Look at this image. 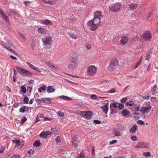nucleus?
<instances>
[{"label": "nucleus", "instance_id": "1", "mask_svg": "<svg viewBox=\"0 0 158 158\" xmlns=\"http://www.w3.org/2000/svg\"><path fill=\"white\" fill-rule=\"evenodd\" d=\"M100 19L94 17L93 20H89L87 23V25L89 27L90 29L92 31L95 30L100 24Z\"/></svg>", "mask_w": 158, "mask_h": 158}, {"label": "nucleus", "instance_id": "2", "mask_svg": "<svg viewBox=\"0 0 158 158\" xmlns=\"http://www.w3.org/2000/svg\"><path fill=\"white\" fill-rule=\"evenodd\" d=\"M16 69L18 72L23 76L27 77H31L32 76V74L31 72L24 69L20 68L19 66H16Z\"/></svg>", "mask_w": 158, "mask_h": 158}, {"label": "nucleus", "instance_id": "3", "mask_svg": "<svg viewBox=\"0 0 158 158\" xmlns=\"http://www.w3.org/2000/svg\"><path fill=\"white\" fill-rule=\"evenodd\" d=\"M70 63L68 65V68L69 70H74L77 66V62L76 58L75 57H71L70 58Z\"/></svg>", "mask_w": 158, "mask_h": 158}, {"label": "nucleus", "instance_id": "4", "mask_svg": "<svg viewBox=\"0 0 158 158\" xmlns=\"http://www.w3.org/2000/svg\"><path fill=\"white\" fill-rule=\"evenodd\" d=\"M122 6V4L119 2L114 3L109 7V9L112 12H117L120 10Z\"/></svg>", "mask_w": 158, "mask_h": 158}, {"label": "nucleus", "instance_id": "5", "mask_svg": "<svg viewBox=\"0 0 158 158\" xmlns=\"http://www.w3.org/2000/svg\"><path fill=\"white\" fill-rule=\"evenodd\" d=\"M118 64V61L117 59L114 58L111 60L109 65V69L112 71L113 69H115Z\"/></svg>", "mask_w": 158, "mask_h": 158}, {"label": "nucleus", "instance_id": "6", "mask_svg": "<svg viewBox=\"0 0 158 158\" xmlns=\"http://www.w3.org/2000/svg\"><path fill=\"white\" fill-rule=\"evenodd\" d=\"M92 115V112L91 111H82L81 113L82 117L88 119H90Z\"/></svg>", "mask_w": 158, "mask_h": 158}, {"label": "nucleus", "instance_id": "7", "mask_svg": "<svg viewBox=\"0 0 158 158\" xmlns=\"http://www.w3.org/2000/svg\"><path fill=\"white\" fill-rule=\"evenodd\" d=\"M42 40L45 46L47 45H50L51 43L52 42V38L49 35L45 36L42 38Z\"/></svg>", "mask_w": 158, "mask_h": 158}, {"label": "nucleus", "instance_id": "8", "mask_svg": "<svg viewBox=\"0 0 158 158\" xmlns=\"http://www.w3.org/2000/svg\"><path fill=\"white\" fill-rule=\"evenodd\" d=\"M143 37L145 41H150L152 37V34L149 31H146L143 34Z\"/></svg>", "mask_w": 158, "mask_h": 158}, {"label": "nucleus", "instance_id": "9", "mask_svg": "<svg viewBox=\"0 0 158 158\" xmlns=\"http://www.w3.org/2000/svg\"><path fill=\"white\" fill-rule=\"evenodd\" d=\"M96 68L94 66H90L87 69V74L89 76H93L96 73Z\"/></svg>", "mask_w": 158, "mask_h": 158}, {"label": "nucleus", "instance_id": "10", "mask_svg": "<svg viewBox=\"0 0 158 158\" xmlns=\"http://www.w3.org/2000/svg\"><path fill=\"white\" fill-rule=\"evenodd\" d=\"M148 148V143L142 142H139L135 146V148Z\"/></svg>", "mask_w": 158, "mask_h": 158}, {"label": "nucleus", "instance_id": "11", "mask_svg": "<svg viewBox=\"0 0 158 158\" xmlns=\"http://www.w3.org/2000/svg\"><path fill=\"white\" fill-rule=\"evenodd\" d=\"M152 108V107L151 105H149L148 107H142L140 109V112L142 113H148L150 111Z\"/></svg>", "mask_w": 158, "mask_h": 158}, {"label": "nucleus", "instance_id": "12", "mask_svg": "<svg viewBox=\"0 0 158 158\" xmlns=\"http://www.w3.org/2000/svg\"><path fill=\"white\" fill-rule=\"evenodd\" d=\"M129 39L127 36L122 37L120 40V43L122 44H125L128 41Z\"/></svg>", "mask_w": 158, "mask_h": 158}, {"label": "nucleus", "instance_id": "13", "mask_svg": "<svg viewBox=\"0 0 158 158\" xmlns=\"http://www.w3.org/2000/svg\"><path fill=\"white\" fill-rule=\"evenodd\" d=\"M72 144L75 147H77L78 146V141L77 138L76 137H74L71 141Z\"/></svg>", "mask_w": 158, "mask_h": 158}, {"label": "nucleus", "instance_id": "14", "mask_svg": "<svg viewBox=\"0 0 158 158\" xmlns=\"http://www.w3.org/2000/svg\"><path fill=\"white\" fill-rule=\"evenodd\" d=\"M42 1L45 3L52 5L54 4L57 0H42Z\"/></svg>", "mask_w": 158, "mask_h": 158}, {"label": "nucleus", "instance_id": "15", "mask_svg": "<svg viewBox=\"0 0 158 158\" xmlns=\"http://www.w3.org/2000/svg\"><path fill=\"white\" fill-rule=\"evenodd\" d=\"M113 133L114 134L115 136H120L121 135L120 131L116 128H113Z\"/></svg>", "mask_w": 158, "mask_h": 158}, {"label": "nucleus", "instance_id": "16", "mask_svg": "<svg viewBox=\"0 0 158 158\" xmlns=\"http://www.w3.org/2000/svg\"><path fill=\"white\" fill-rule=\"evenodd\" d=\"M47 92L48 93H51L54 92L55 89L53 88L52 86H48L47 88Z\"/></svg>", "mask_w": 158, "mask_h": 158}, {"label": "nucleus", "instance_id": "17", "mask_svg": "<svg viewBox=\"0 0 158 158\" xmlns=\"http://www.w3.org/2000/svg\"><path fill=\"white\" fill-rule=\"evenodd\" d=\"M38 32L42 34H45L47 32V30L44 28L40 27L38 29Z\"/></svg>", "mask_w": 158, "mask_h": 158}, {"label": "nucleus", "instance_id": "18", "mask_svg": "<svg viewBox=\"0 0 158 158\" xmlns=\"http://www.w3.org/2000/svg\"><path fill=\"white\" fill-rule=\"evenodd\" d=\"M102 14L101 11H96L94 13V17L100 19V17H102Z\"/></svg>", "mask_w": 158, "mask_h": 158}, {"label": "nucleus", "instance_id": "19", "mask_svg": "<svg viewBox=\"0 0 158 158\" xmlns=\"http://www.w3.org/2000/svg\"><path fill=\"white\" fill-rule=\"evenodd\" d=\"M116 127L117 128H116L119 131H122L124 129V127L123 125L119 123L116 124Z\"/></svg>", "mask_w": 158, "mask_h": 158}, {"label": "nucleus", "instance_id": "20", "mask_svg": "<svg viewBox=\"0 0 158 158\" xmlns=\"http://www.w3.org/2000/svg\"><path fill=\"white\" fill-rule=\"evenodd\" d=\"M0 13L1 14V15L3 18V19L5 21H8L9 19L8 18L7 16L6 15H5L4 14L3 12L2 11V10L0 9Z\"/></svg>", "mask_w": 158, "mask_h": 158}, {"label": "nucleus", "instance_id": "21", "mask_svg": "<svg viewBox=\"0 0 158 158\" xmlns=\"http://www.w3.org/2000/svg\"><path fill=\"white\" fill-rule=\"evenodd\" d=\"M59 97L60 98L62 99H63V100H65L70 101V100H72V98H71L70 97L66 96H64V95L60 96Z\"/></svg>", "mask_w": 158, "mask_h": 158}, {"label": "nucleus", "instance_id": "22", "mask_svg": "<svg viewBox=\"0 0 158 158\" xmlns=\"http://www.w3.org/2000/svg\"><path fill=\"white\" fill-rule=\"evenodd\" d=\"M41 100L43 102L47 103H51L52 102L51 99L49 98H43Z\"/></svg>", "mask_w": 158, "mask_h": 158}, {"label": "nucleus", "instance_id": "23", "mask_svg": "<svg viewBox=\"0 0 158 158\" xmlns=\"http://www.w3.org/2000/svg\"><path fill=\"white\" fill-rule=\"evenodd\" d=\"M137 4L131 3L130 6L129 8L131 10H133L137 8Z\"/></svg>", "mask_w": 158, "mask_h": 158}, {"label": "nucleus", "instance_id": "24", "mask_svg": "<svg viewBox=\"0 0 158 158\" xmlns=\"http://www.w3.org/2000/svg\"><path fill=\"white\" fill-rule=\"evenodd\" d=\"M101 108L102 109L103 112L105 114H106L107 112L108 108V106L106 105H104L101 107Z\"/></svg>", "mask_w": 158, "mask_h": 158}, {"label": "nucleus", "instance_id": "25", "mask_svg": "<svg viewBox=\"0 0 158 158\" xmlns=\"http://www.w3.org/2000/svg\"><path fill=\"white\" fill-rule=\"evenodd\" d=\"M137 128V125L133 126L130 129V131L131 133H135V131L136 130Z\"/></svg>", "mask_w": 158, "mask_h": 158}, {"label": "nucleus", "instance_id": "26", "mask_svg": "<svg viewBox=\"0 0 158 158\" xmlns=\"http://www.w3.org/2000/svg\"><path fill=\"white\" fill-rule=\"evenodd\" d=\"M27 90L26 89V87L24 85L22 86L21 87V90L19 91V93L22 94V92L24 94H25L27 92Z\"/></svg>", "mask_w": 158, "mask_h": 158}, {"label": "nucleus", "instance_id": "27", "mask_svg": "<svg viewBox=\"0 0 158 158\" xmlns=\"http://www.w3.org/2000/svg\"><path fill=\"white\" fill-rule=\"evenodd\" d=\"M41 143L38 140L35 141L33 143L34 146L36 147H38L40 146Z\"/></svg>", "mask_w": 158, "mask_h": 158}, {"label": "nucleus", "instance_id": "28", "mask_svg": "<svg viewBox=\"0 0 158 158\" xmlns=\"http://www.w3.org/2000/svg\"><path fill=\"white\" fill-rule=\"evenodd\" d=\"M121 113L124 116H126L129 114L130 112L127 110H124L122 111Z\"/></svg>", "mask_w": 158, "mask_h": 158}, {"label": "nucleus", "instance_id": "29", "mask_svg": "<svg viewBox=\"0 0 158 158\" xmlns=\"http://www.w3.org/2000/svg\"><path fill=\"white\" fill-rule=\"evenodd\" d=\"M43 23L44 24L47 25H50L52 24L51 21L48 19L44 20L43 21Z\"/></svg>", "mask_w": 158, "mask_h": 158}, {"label": "nucleus", "instance_id": "30", "mask_svg": "<svg viewBox=\"0 0 158 158\" xmlns=\"http://www.w3.org/2000/svg\"><path fill=\"white\" fill-rule=\"evenodd\" d=\"M69 35L70 36L71 38L74 39H77V36L74 34V33L71 32H69L68 33Z\"/></svg>", "mask_w": 158, "mask_h": 158}, {"label": "nucleus", "instance_id": "31", "mask_svg": "<svg viewBox=\"0 0 158 158\" xmlns=\"http://www.w3.org/2000/svg\"><path fill=\"white\" fill-rule=\"evenodd\" d=\"M40 136L41 138L45 139L47 137V135L46 134L45 132H42L40 135Z\"/></svg>", "mask_w": 158, "mask_h": 158}, {"label": "nucleus", "instance_id": "32", "mask_svg": "<svg viewBox=\"0 0 158 158\" xmlns=\"http://www.w3.org/2000/svg\"><path fill=\"white\" fill-rule=\"evenodd\" d=\"M118 102H114L110 104V108H111V105L112 104L114 108H117L118 107Z\"/></svg>", "mask_w": 158, "mask_h": 158}, {"label": "nucleus", "instance_id": "33", "mask_svg": "<svg viewBox=\"0 0 158 158\" xmlns=\"http://www.w3.org/2000/svg\"><path fill=\"white\" fill-rule=\"evenodd\" d=\"M27 64L29 65V67L32 69L34 70L35 66L29 63V62H27Z\"/></svg>", "mask_w": 158, "mask_h": 158}, {"label": "nucleus", "instance_id": "34", "mask_svg": "<svg viewBox=\"0 0 158 158\" xmlns=\"http://www.w3.org/2000/svg\"><path fill=\"white\" fill-rule=\"evenodd\" d=\"M124 105L122 103H118V110H122L123 109Z\"/></svg>", "mask_w": 158, "mask_h": 158}, {"label": "nucleus", "instance_id": "35", "mask_svg": "<svg viewBox=\"0 0 158 158\" xmlns=\"http://www.w3.org/2000/svg\"><path fill=\"white\" fill-rule=\"evenodd\" d=\"M143 155L146 157H147L148 156H151V154L150 152H144L143 153Z\"/></svg>", "mask_w": 158, "mask_h": 158}, {"label": "nucleus", "instance_id": "36", "mask_svg": "<svg viewBox=\"0 0 158 158\" xmlns=\"http://www.w3.org/2000/svg\"><path fill=\"white\" fill-rule=\"evenodd\" d=\"M26 106H23V107H21L19 109V112L20 113H24L25 111V109Z\"/></svg>", "mask_w": 158, "mask_h": 158}, {"label": "nucleus", "instance_id": "37", "mask_svg": "<svg viewBox=\"0 0 158 158\" xmlns=\"http://www.w3.org/2000/svg\"><path fill=\"white\" fill-rule=\"evenodd\" d=\"M35 152V150L33 149H30L27 152V153L30 155H32Z\"/></svg>", "mask_w": 158, "mask_h": 158}, {"label": "nucleus", "instance_id": "38", "mask_svg": "<svg viewBox=\"0 0 158 158\" xmlns=\"http://www.w3.org/2000/svg\"><path fill=\"white\" fill-rule=\"evenodd\" d=\"M29 98L27 96L24 97L23 99V102L25 104H27L28 102Z\"/></svg>", "mask_w": 158, "mask_h": 158}, {"label": "nucleus", "instance_id": "39", "mask_svg": "<svg viewBox=\"0 0 158 158\" xmlns=\"http://www.w3.org/2000/svg\"><path fill=\"white\" fill-rule=\"evenodd\" d=\"M134 104L133 101L131 100H130L129 102H127L126 103V105L127 106H131Z\"/></svg>", "mask_w": 158, "mask_h": 158}, {"label": "nucleus", "instance_id": "40", "mask_svg": "<svg viewBox=\"0 0 158 158\" xmlns=\"http://www.w3.org/2000/svg\"><path fill=\"white\" fill-rule=\"evenodd\" d=\"M150 52L146 54L145 56V60H149V59L151 56V55L150 54Z\"/></svg>", "mask_w": 158, "mask_h": 158}, {"label": "nucleus", "instance_id": "41", "mask_svg": "<svg viewBox=\"0 0 158 158\" xmlns=\"http://www.w3.org/2000/svg\"><path fill=\"white\" fill-rule=\"evenodd\" d=\"M24 142L23 141H20L19 143L18 144L17 146L20 147H22L24 145Z\"/></svg>", "mask_w": 158, "mask_h": 158}, {"label": "nucleus", "instance_id": "42", "mask_svg": "<svg viewBox=\"0 0 158 158\" xmlns=\"http://www.w3.org/2000/svg\"><path fill=\"white\" fill-rule=\"evenodd\" d=\"M27 120V119L26 117H24L23 118H22L21 120L20 124H23L25 122H26Z\"/></svg>", "mask_w": 158, "mask_h": 158}, {"label": "nucleus", "instance_id": "43", "mask_svg": "<svg viewBox=\"0 0 158 158\" xmlns=\"http://www.w3.org/2000/svg\"><path fill=\"white\" fill-rule=\"evenodd\" d=\"M111 112L110 113L111 114H113L114 113H116L117 112L118 110L117 109H112L111 110Z\"/></svg>", "mask_w": 158, "mask_h": 158}, {"label": "nucleus", "instance_id": "44", "mask_svg": "<svg viewBox=\"0 0 158 158\" xmlns=\"http://www.w3.org/2000/svg\"><path fill=\"white\" fill-rule=\"evenodd\" d=\"M97 96L95 94H92L91 95L90 98L96 100L97 99Z\"/></svg>", "mask_w": 158, "mask_h": 158}, {"label": "nucleus", "instance_id": "45", "mask_svg": "<svg viewBox=\"0 0 158 158\" xmlns=\"http://www.w3.org/2000/svg\"><path fill=\"white\" fill-rule=\"evenodd\" d=\"M55 141L56 143H60V136H57L55 139Z\"/></svg>", "mask_w": 158, "mask_h": 158}, {"label": "nucleus", "instance_id": "46", "mask_svg": "<svg viewBox=\"0 0 158 158\" xmlns=\"http://www.w3.org/2000/svg\"><path fill=\"white\" fill-rule=\"evenodd\" d=\"M19 105V103L18 102H15L13 105V107L15 108L18 107Z\"/></svg>", "mask_w": 158, "mask_h": 158}, {"label": "nucleus", "instance_id": "47", "mask_svg": "<svg viewBox=\"0 0 158 158\" xmlns=\"http://www.w3.org/2000/svg\"><path fill=\"white\" fill-rule=\"evenodd\" d=\"M127 98L126 97L123 98L121 99L120 101L122 103H123L127 101Z\"/></svg>", "mask_w": 158, "mask_h": 158}, {"label": "nucleus", "instance_id": "48", "mask_svg": "<svg viewBox=\"0 0 158 158\" xmlns=\"http://www.w3.org/2000/svg\"><path fill=\"white\" fill-rule=\"evenodd\" d=\"M46 134L47 135V136L48 135H51L52 134H55V133H54L52 132H51L49 131H46L45 132Z\"/></svg>", "mask_w": 158, "mask_h": 158}, {"label": "nucleus", "instance_id": "49", "mask_svg": "<svg viewBox=\"0 0 158 158\" xmlns=\"http://www.w3.org/2000/svg\"><path fill=\"white\" fill-rule=\"evenodd\" d=\"M11 158H20V156L19 155H15L12 156Z\"/></svg>", "mask_w": 158, "mask_h": 158}, {"label": "nucleus", "instance_id": "50", "mask_svg": "<svg viewBox=\"0 0 158 158\" xmlns=\"http://www.w3.org/2000/svg\"><path fill=\"white\" fill-rule=\"evenodd\" d=\"M137 123L138 124L143 125L144 123V122L142 120H140L137 121Z\"/></svg>", "mask_w": 158, "mask_h": 158}, {"label": "nucleus", "instance_id": "51", "mask_svg": "<svg viewBox=\"0 0 158 158\" xmlns=\"http://www.w3.org/2000/svg\"><path fill=\"white\" fill-rule=\"evenodd\" d=\"M131 139L133 141H137L138 140V138L135 136H132L131 137Z\"/></svg>", "mask_w": 158, "mask_h": 158}, {"label": "nucleus", "instance_id": "52", "mask_svg": "<svg viewBox=\"0 0 158 158\" xmlns=\"http://www.w3.org/2000/svg\"><path fill=\"white\" fill-rule=\"evenodd\" d=\"M58 115L59 116L61 117H63L64 116V114L63 112H58Z\"/></svg>", "mask_w": 158, "mask_h": 158}, {"label": "nucleus", "instance_id": "53", "mask_svg": "<svg viewBox=\"0 0 158 158\" xmlns=\"http://www.w3.org/2000/svg\"><path fill=\"white\" fill-rule=\"evenodd\" d=\"M7 43L8 44L12 47H13L14 45L12 42H11L10 41L8 40L7 41Z\"/></svg>", "mask_w": 158, "mask_h": 158}, {"label": "nucleus", "instance_id": "54", "mask_svg": "<svg viewBox=\"0 0 158 158\" xmlns=\"http://www.w3.org/2000/svg\"><path fill=\"white\" fill-rule=\"evenodd\" d=\"M35 44L33 42L31 44V48L32 50H34L35 48Z\"/></svg>", "mask_w": 158, "mask_h": 158}, {"label": "nucleus", "instance_id": "55", "mask_svg": "<svg viewBox=\"0 0 158 158\" xmlns=\"http://www.w3.org/2000/svg\"><path fill=\"white\" fill-rule=\"evenodd\" d=\"M117 142V140H113L109 142V144L111 145L112 144L116 143Z\"/></svg>", "mask_w": 158, "mask_h": 158}, {"label": "nucleus", "instance_id": "56", "mask_svg": "<svg viewBox=\"0 0 158 158\" xmlns=\"http://www.w3.org/2000/svg\"><path fill=\"white\" fill-rule=\"evenodd\" d=\"M115 92V90L114 88H112L111 90L108 91V92L110 93H114Z\"/></svg>", "mask_w": 158, "mask_h": 158}, {"label": "nucleus", "instance_id": "57", "mask_svg": "<svg viewBox=\"0 0 158 158\" xmlns=\"http://www.w3.org/2000/svg\"><path fill=\"white\" fill-rule=\"evenodd\" d=\"M94 123L96 124H99L101 123V122L100 121L98 120H95L94 121Z\"/></svg>", "mask_w": 158, "mask_h": 158}, {"label": "nucleus", "instance_id": "58", "mask_svg": "<svg viewBox=\"0 0 158 158\" xmlns=\"http://www.w3.org/2000/svg\"><path fill=\"white\" fill-rule=\"evenodd\" d=\"M34 70L37 71L39 73H40L41 72V70L36 67H35Z\"/></svg>", "mask_w": 158, "mask_h": 158}, {"label": "nucleus", "instance_id": "59", "mask_svg": "<svg viewBox=\"0 0 158 158\" xmlns=\"http://www.w3.org/2000/svg\"><path fill=\"white\" fill-rule=\"evenodd\" d=\"M44 85L43 86H41L40 87V88L43 91H45L46 90V89L47 88L46 86L45 85Z\"/></svg>", "mask_w": 158, "mask_h": 158}, {"label": "nucleus", "instance_id": "60", "mask_svg": "<svg viewBox=\"0 0 158 158\" xmlns=\"http://www.w3.org/2000/svg\"><path fill=\"white\" fill-rule=\"evenodd\" d=\"M140 105H139L135 107V110L137 111H140V110H139Z\"/></svg>", "mask_w": 158, "mask_h": 158}, {"label": "nucleus", "instance_id": "61", "mask_svg": "<svg viewBox=\"0 0 158 158\" xmlns=\"http://www.w3.org/2000/svg\"><path fill=\"white\" fill-rule=\"evenodd\" d=\"M19 35L20 36L22 37L23 39H26V37L22 33H20L19 34Z\"/></svg>", "mask_w": 158, "mask_h": 158}, {"label": "nucleus", "instance_id": "62", "mask_svg": "<svg viewBox=\"0 0 158 158\" xmlns=\"http://www.w3.org/2000/svg\"><path fill=\"white\" fill-rule=\"evenodd\" d=\"M20 142V140H13V142L15 143L16 144V145L17 146L18 144Z\"/></svg>", "mask_w": 158, "mask_h": 158}, {"label": "nucleus", "instance_id": "63", "mask_svg": "<svg viewBox=\"0 0 158 158\" xmlns=\"http://www.w3.org/2000/svg\"><path fill=\"white\" fill-rule=\"evenodd\" d=\"M11 12L13 13V14L15 15H16L17 14V12L15 10H11Z\"/></svg>", "mask_w": 158, "mask_h": 158}, {"label": "nucleus", "instance_id": "64", "mask_svg": "<svg viewBox=\"0 0 158 158\" xmlns=\"http://www.w3.org/2000/svg\"><path fill=\"white\" fill-rule=\"evenodd\" d=\"M84 155L83 153H81L79 156V158H84Z\"/></svg>", "mask_w": 158, "mask_h": 158}]
</instances>
